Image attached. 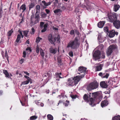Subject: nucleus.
I'll return each instance as SVG.
<instances>
[{"mask_svg": "<svg viewBox=\"0 0 120 120\" xmlns=\"http://www.w3.org/2000/svg\"><path fill=\"white\" fill-rule=\"evenodd\" d=\"M80 44V40L78 38H75L73 40H71L68 43L67 48H70L73 49H76L79 47Z\"/></svg>", "mask_w": 120, "mask_h": 120, "instance_id": "1", "label": "nucleus"}, {"mask_svg": "<svg viewBox=\"0 0 120 120\" xmlns=\"http://www.w3.org/2000/svg\"><path fill=\"white\" fill-rule=\"evenodd\" d=\"M79 76H76L74 77L68 78L66 82V85L68 86H76L80 80V78Z\"/></svg>", "mask_w": 120, "mask_h": 120, "instance_id": "2", "label": "nucleus"}, {"mask_svg": "<svg viewBox=\"0 0 120 120\" xmlns=\"http://www.w3.org/2000/svg\"><path fill=\"white\" fill-rule=\"evenodd\" d=\"M91 93L89 92L87 94H85L83 97V98L85 101L88 102L90 105L93 106L94 100L93 98H91Z\"/></svg>", "mask_w": 120, "mask_h": 120, "instance_id": "3", "label": "nucleus"}, {"mask_svg": "<svg viewBox=\"0 0 120 120\" xmlns=\"http://www.w3.org/2000/svg\"><path fill=\"white\" fill-rule=\"evenodd\" d=\"M99 84L98 82L95 81L90 83L87 86V89L88 91L96 89L98 88Z\"/></svg>", "mask_w": 120, "mask_h": 120, "instance_id": "4", "label": "nucleus"}, {"mask_svg": "<svg viewBox=\"0 0 120 120\" xmlns=\"http://www.w3.org/2000/svg\"><path fill=\"white\" fill-rule=\"evenodd\" d=\"M87 68L83 67L81 66L79 68L78 73L79 74L82 73L80 76H77L80 78V79L84 77L86 74L87 73V71L86 70Z\"/></svg>", "mask_w": 120, "mask_h": 120, "instance_id": "5", "label": "nucleus"}, {"mask_svg": "<svg viewBox=\"0 0 120 120\" xmlns=\"http://www.w3.org/2000/svg\"><path fill=\"white\" fill-rule=\"evenodd\" d=\"M117 49V47L116 45H110L107 49L106 51L107 56H110L113 52V50Z\"/></svg>", "mask_w": 120, "mask_h": 120, "instance_id": "6", "label": "nucleus"}, {"mask_svg": "<svg viewBox=\"0 0 120 120\" xmlns=\"http://www.w3.org/2000/svg\"><path fill=\"white\" fill-rule=\"evenodd\" d=\"M101 52L99 50L95 51L93 55V58L95 60H96L101 58Z\"/></svg>", "mask_w": 120, "mask_h": 120, "instance_id": "7", "label": "nucleus"}, {"mask_svg": "<svg viewBox=\"0 0 120 120\" xmlns=\"http://www.w3.org/2000/svg\"><path fill=\"white\" fill-rule=\"evenodd\" d=\"M91 94V96L92 97L91 98H93L94 100V99L96 100H98L100 101H101L102 98L101 96L99 95L98 92L92 93Z\"/></svg>", "mask_w": 120, "mask_h": 120, "instance_id": "8", "label": "nucleus"}, {"mask_svg": "<svg viewBox=\"0 0 120 120\" xmlns=\"http://www.w3.org/2000/svg\"><path fill=\"white\" fill-rule=\"evenodd\" d=\"M109 18L110 22H112L117 20V15L116 13H114L110 16H109Z\"/></svg>", "mask_w": 120, "mask_h": 120, "instance_id": "9", "label": "nucleus"}, {"mask_svg": "<svg viewBox=\"0 0 120 120\" xmlns=\"http://www.w3.org/2000/svg\"><path fill=\"white\" fill-rule=\"evenodd\" d=\"M118 33L117 32H115L114 30H110L107 33V37H109L110 38H112L115 35H117L118 34Z\"/></svg>", "mask_w": 120, "mask_h": 120, "instance_id": "10", "label": "nucleus"}, {"mask_svg": "<svg viewBox=\"0 0 120 120\" xmlns=\"http://www.w3.org/2000/svg\"><path fill=\"white\" fill-rule=\"evenodd\" d=\"M113 24L115 27L117 29H119L120 28V21L117 20L113 22Z\"/></svg>", "mask_w": 120, "mask_h": 120, "instance_id": "11", "label": "nucleus"}, {"mask_svg": "<svg viewBox=\"0 0 120 120\" xmlns=\"http://www.w3.org/2000/svg\"><path fill=\"white\" fill-rule=\"evenodd\" d=\"M99 75L103 78L107 79L109 75V74L107 73H103L102 72H100L98 74Z\"/></svg>", "mask_w": 120, "mask_h": 120, "instance_id": "12", "label": "nucleus"}, {"mask_svg": "<svg viewBox=\"0 0 120 120\" xmlns=\"http://www.w3.org/2000/svg\"><path fill=\"white\" fill-rule=\"evenodd\" d=\"M84 2L85 4L87 5L86 6L89 8L91 11V10L93 9L94 8L92 7V6L90 3L89 2L88 0H85Z\"/></svg>", "mask_w": 120, "mask_h": 120, "instance_id": "13", "label": "nucleus"}, {"mask_svg": "<svg viewBox=\"0 0 120 120\" xmlns=\"http://www.w3.org/2000/svg\"><path fill=\"white\" fill-rule=\"evenodd\" d=\"M61 75L62 73L61 72H60L59 73L58 72H56L55 73V76L57 79H56V80L59 81L60 80L59 79L62 78V77L60 76V75Z\"/></svg>", "mask_w": 120, "mask_h": 120, "instance_id": "14", "label": "nucleus"}, {"mask_svg": "<svg viewBox=\"0 0 120 120\" xmlns=\"http://www.w3.org/2000/svg\"><path fill=\"white\" fill-rule=\"evenodd\" d=\"M108 104V101L107 100H104L101 101V105L102 107L103 108L104 107L107 106Z\"/></svg>", "mask_w": 120, "mask_h": 120, "instance_id": "15", "label": "nucleus"}, {"mask_svg": "<svg viewBox=\"0 0 120 120\" xmlns=\"http://www.w3.org/2000/svg\"><path fill=\"white\" fill-rule=\"evenodd\" d=\"M50 52L53 54H55L57 52V49L56 48L53 49L52 47L50 48L49 49Z\"/></svg>", "mask_w": 120, "mask_h": 120, "instance_id": "16", "label": "nucleus"}, {"mask_svg": "<svg viewBox=\"0 0 120 120\" xmlns=\"http://www.w3.org/2000/svg\"><path fill=\"white\" fill-rule=\"evenodd\" d=\"M100 85L101 87L103 88H106L108 87V86L105 81L101 82L100 83Z\"/></svg>", "mask_w": 120, "mask_h": 120, "instance_id": "17", "label": "nucleus"}, {"mask_svg": "<svg viewBox=\"0 0 120 120\" xmlns=\"http://www.w3.org/2000/svg\"><path fill=\"white\" fill-rule=\"evenodd\" d=\"M105 23V22L103 21L99 22L98 24V27L100 28H102Z\"/></svg>", "mask_w": 120, "mask_h": 120, "instance_id": "18", "label": "nucleus"}, {"mask_svg": "<svg viewBox=\"0 0 120 120\" xmlns=\"http://www.w3.org/2000/svg\"><path fill=\"white\" fill-rule=\"evenodd\" d=\"M57 38H50L49 39V41L52 44H54V42L56 41Z\"/></svg>", "mask_w": 120, "mask_h": 120, "instance_id": "19", "label": "nucleus"}, {"mask_svg": "<svg viewBox=\"0 0 120 120\" xmlns=\"http://www.w3.org/2000/svg\"><path fill=\"white\" fill-rule=\"evenodd\" d=\"M18 32L19 33V34H18L17 36V38H21L20 35L21 36L22 38L23 37V35L22 31L20 30V29H19L18 31Z\"/></svg>", "mask_w": 120, "mask_h": 120, "instance_id": "20", "label": "nucleus"}, {"mask_svg": "<svg viewBox=\"0 0 120 120\" xmlns=\"http://www.w3.org/2000/svg\"><path fill=\"white\" fill-rule=\"evenodd\" d=\"M3 72L5 75L6 77H7L8 78H10V76L9 73L7 70H3Z\"/></svg>", "mask_w": 120, "mask_h": 120, "instance_id": "21", "label": "nucleus"}, {"mask_svg": "<svg viewBox=\"0 0 120 120\" xmlns=\"http://www.w3.org/2000/svg\"><path fill=\"white\" fill-rule=\"evenodd\" d=\"M48 25V24L47 23L44 24L43 26L44 29L42 30L41 31V32H44L46 30V28L47 27Z\"/></svg>", "mask_w": 120, "mask_h": 120, "instance_id": "22", "label": "nucleus"}, {"mask_svg": "<svg viewBox=\"0 0 120 120\" xmlns=\"http://www.w3.org/2000/svg\"><path fill=\"white\" fill-rule=\"evenodd\" d=\"M41 3L43 4L45 6H47L51 4V3L50 2H49L48 3H46L45 1L44 0L43 1L41 2Z\"/></svg>", "mask_w": 120, "mask_h": 120, "instance_id": "23", "label": "nucleus"}, {"mask_svg": "<svg viewBox=\"0 0 120 120\" xmlns=\"http://www.w3.org/2000/svg\"><path fill=\"white\" fill-rule=\"evenodd\" d=\"M23 34V36H24L26 37H28V35L29 31L28 30L22 31Z\"/></svg>", "mask_w": 120, "mask_h": 120, "instance_id": "24", "label": "nucleus"}, {"mask_svg": "<svg viewBox=\"0 0 120 120\" xmlns=\"http://www.w3.org/2000/svg\"><path fill=\"white\" fill-rule=\"evenodd\" d=\"M112 120H120V116L118 115L113 117Z\"/></svg>", "mask_w": 120, "mask_h": 120, "instance_id": "25", "label": "nucleus"}, {"mask_svg": "<svg viewBox=\"0 0 120 120\" xmlns=\"http://www.w3.org/2000/svg\"><path fill=\"white\" fill-rule=\"evenodd\" d=\"M21 9L23 10L22 12H23L24 11L26 10V6L25 4H23L21 6L20 8V9Z\"/></svg>", "mask_w": 120, "mask_h": 120, "instance_id": "26", "label": "nucleus"}, {"mask_svg": "<svg viewBox=\"0 0 120 120\" xmlns=\"http://www.w3.org/2000/svg\"><path fill=\"white\" fill-rule=\"evenodd\" d=\"M47 117L48 120H53V116L50 114H48L47 115Z\"/></svg>", "mask_w": 120, "mask_h": 120, "instance_id": "27", "label": "nucleus"}, {"mask_svg": "<svg viewBox=\"0 0 120 120\" xmlns=\"http://www.w3.org/2000/svg\"><path fill=\"white\" fill-rule=\"evenodd\" d=\"M38 118V116H31L30 118V120H35Z\"/></svg>", "mask_w": 120, "mask_h": 120, "instance_id": "28", "label": "nucleus"}, {"mask_svg": "<svg viewBox=\"0 0 120 120\" xmlns=\"http://www.w3.org/2000/svg\"><path fill=\"white\" fill-rule=\"evenodd\" d=\"M27 95H26V96H25L23 97L22 98V101L24 102H26L27 101Z\"/></svg>", "mask_w": 120, "mask_h": 120, "instance_id": "29", "label": "nucleus"}, {"mask_svg": "<svg viewBox=\"0 0 120 120\" xmlns=\"http://www.w3.org/2000/svg\"><path fill=\"white\" fill-rule=\"evenodd\" d=\"M97 71H100L102 69V65L100 64V65L97 67L96 68Z\"/></svg>", "mask_w": 120, "mask_h": 120, "instance_id": "30", "label": "nucleus"}, {"mask_svg": "<svg viewBox=\"0 0 120 120\" xmlns=\"http://www.w3.org/2000/svg\"><path fill=\"white\" fill-rule=\"evenodd\" d=\"M120 6L119 5H116L114 6V11H116L119 9V8Z\"/></svg>", "mask_w": 120, "mask_h": 120, "instance_id": "31", "label": "nucleus"}, {"mask_svg": "<svg viewBox=\"0 0 120 120\" xmlns=\"http://www.w3.org/2000/svg\"><path fill=\"white\" fill-rule=\"evenodd\" d=\"M39 12H38V11H36L35 14V19H38L39 17Z\"/></svg>", "mask_w": 120, "mask_h": 120, "instance_id": "32", "label": "nucleus"}, {"mask_svg": "<svg viewBox=\"0 0 120 120\" xmlns=\"http://www.w3.org/2000/svg\"><path fill=\"white\" fill-rule=\"evenodd\" d=\"M41 15L42 18H45L47 14L45 13L42 12L41 13Z\"/></svg>", "mask_w": 120, "mask_h": 120, "instance_id": "33", "label": "nucleus"}, {"mask_svg": "<svg viewBox=\"0 0 120 120\" xmlns=\"http://www.w3.org/2000/svg\"><path fill=\"white\" fill-rule=\"evenodd\" d=\"M57 63L59 66L62 65L63 64L61 60L60 59H58L57 60Z\"/></svg>", "mask_w": 120, "mask_h": 120, "instance_id": "34", "label": "nucleus"}, {"mask_svg": "<svg viewBox=\"0 0 120 120\" xmlns=\"http://www.w3.org/2000/svg\"><path fill=\"white\" fill-rule=\"evenodd\" d=\"M34 3H31L29 5V9L30 10L31 8H33L34 6Z\"/></svg>", "mask_w": 120, "mask_h": 120, "instance_id": "35", "label": "nucleus"}, {"mask_svg": "<svg viewBox=\"0 0 120 120\" xmlns=\"http://www.w3.org/2000/svg\"><path fill=\"white\" fill-rule=\"evenodd\" d=\"M13 29H12L10 30L9 31L8 33V36H10L11 35L12 33L13 32Z\"/></svg>", "mask_w": 120, "mask_h": 120, "instance_id": "36", "label": "nucleus"}, {"mask_svg": "<svg viewBox=\"0 0 120 120\" xmlns=\"http://www.w3.org/2000/svg\"><path fill=\"white\" fill-rule=\"evenodd\" d=\"M80 6L83 8H86L87 10H89V8H88V7L86 6L84 4H82L81 3H80Z\"/></svg>", "mask_w": 120, "mask_h": 120, "instance_id": "37", "label": "nucleus"}, {"mask_svg": "<svg viewBox=\"0 0 120 120\" xmlns=\"http://www.w3.org/2000/svg\"><path fill=\"white\" fill-rule=\"evenodd\" d=\"M69 101L66 100V102L64 103L63 104L64 105L65 107H67L69 105Z\"/></svg>", "mask_w": 120, "mask_h": 120, "instance_id": "38", "label": "nucleus"}, {"mask_svg": "<svg viewBox=\"0 0 120 120\" xmlns=\"http://www.w3.org/2000/svg\"><path fill=\"white\" fill-rule=\"evenodd\" d=\"M34 14H32L30 18L31 23L33 24V19L34 18Z\"/></svg>", "mask_w": 120, "mask_h": 120, "instance_id": "39", "label": "nucleus"}, {"mask_svg": "<svg viewBox=\"0 0 120 120\" xmlns=\"http://www.w3.org/2000/svg\"><path fill=\"white\" fill-rule=\"evenodd\" d=\"M5 56L7 59V60L9 62L8 56L6 50V51L5 52Z\"/></svg>", "mask_w": 120, "mask_h": 120, "instance_id": "40", "label": "nucleus"}, {"mask_svg": "<svg viewBox=\"0 0 120 120\" xmlns=\"http://www.w3.org/2000/svg\"><path fill=\"white\" fill-rule=\"evenodd\" d=\"M40 55L43 57H44V53L43 52V50L42 49H41L40 51Z\"/></svg>", "mask_w": 120, "mask_h": 120, "instance_id": "41", "label": "nucleus"}, {"mask_svg": "<svg viewBox=\"0 0 120 120\" xmlns=\"http://www.w3.org/2000/svg\"><path fill=\"white\" fill-rule=\"evenodd\" d=\"M50 75V73H45L43 75V76L44 77H46L47 76H48V77H49Z\"/></svg>", "mask_w": 120, "mask_h": 120, "instance_id": "42", "label": "nucleus"}, {"mask_svg": "<svg viewBox=\"0 0 120 120\" xmlns=\"http://www.w3.org/2000/svg\"><path fill=\"white\" fill-rule=\"evenodd\" d=\"M113 82H115V81L113 80L112 79H109L108 81V82L110 84H111L112 85L113 84Z\"/></svg>", "mask_w": 120, "mask_h": 120, "instance_id": "43", "label": "nucleus"}, {"mask_svg": "<svg viewBox=\"0 0 120 120\" xmlns=\"http://www.w3.org/2000/svg\"><path fill=\"white\" fill-rule=\"evenodd\" d=\"M39 51V48L38 45H37L36 46V53H38Z\"/></svg>", "mask_w": 120, "mask_h": 120, "instance_id": "44", "label": "nucleus"}, {"mask_svg": "<svg viewBox=\"0 0 120 120\" xmlns=\"http://www.w3.org/2000/svg\"><path fill=\"white\" fill-rule=\"evenodd\" d=\"M60 12H61L60 9H57L54 11V12L55 13H57Z\"/></svg>", "mask_w": 120, "mask_h": 120, "instance_id": "45", "label": "nucleus"}, {"mask_svg": "<svg viewBox=\"0 0 120 120\" xmlns=\"http://www.w3.org/2000/svg\"><path fill=\"white\" fill-rule=\"evenodd\" d=\"M20 38H17V39L16 40V41L15 42V46H16L17 45V44L16 43H18L19 42Z\"/></svg>", "mask_w": 120, "mask_h": 120, "instance_id": "46", "label": "nucleus"}, {"mask_svg": "<svg viewBox=\"0 0 120 120\" xmlns=\"http://www.w3.org/2000/svg\"><path fill=\"white\" fill-rule=\"evenodd\" d=\"M44 23V22H40V26L41 28L42 29L43 28Z\"/></svg>", "mask_w": 120, "mask_h": 120, "instance_id": "47", "label": "nucleus"}, {"mask_svg": "<svg viewBox=\"0 0 120 120\" xmlns=\"http://www.w3.org/2000/svg\"><path fill=\"white\" fill-rule=\"evenodd\" d=\"M29 81L27 80H26L23 82L22 83V84L23 85L27 84H28L29 83Z\"/></svg>", "mask_w": 120, "mask_h": 120, "instance_id": "48", "label": "nucleus"}, {"mask_svg": "<svg viewBox=\"0 0 120 120\" xmlns=\"http://www.w3.org/2000/svg\"><path fill=\"white\" fill-rule=\"evenodd\" d=\"M104 30L105 31L107 32V33H108L109 32L108 27L107 26L104 27Z\"/></svg>", "mask_w": 120, "mask_h": 120, "instance_id": "49", "label": "nucleus"}, {"mask_svg": "<svg viewBox=\"0 0 120 120\" xmlns=\"http://www.w3.org/2000/svg\"><path fill=\"white\" fill-rule=\"evenodd\" d=\"M26 50L27 51H29L30 53L32 52V50L31 48L29 47H27L26 48Z\"/></svg>", "mask_w": 120, "mask_h": 120, "instance_id": "50", "label": "nucleus"}, {"mask_svg": "<svg viewBox=\"0 0 120 120\" xmlns=\"http://www.w3.org/2000/svg\"><path fill=\"white\" fill-rule=\"evenodd\" d=\"M24 77L27 79V81L29 82L30 81L31 79L29 77L25 75L24 76Z\"/></svg>", "mask_w": 120, "mask_h": 120, "instance_id": "51", "label": "nucleus"}, {"mask_svg": "<svg viewBox=\"0 0 120 120\" xmlns=\"http://www.w3.org/2000/svg\"><path fill=\"white\" fill-rule=\"evenodd\" d=\"M101 57L102 58L104 59L105 58V53L104 52H102L101 53Z\"/></svg>", "mask_w": 120, "mask_h": 120, "instance_id": "52", "label": "nucleus"}, {"mask_svg": "<svg viewBox=\"0 0 120 120\" xmlns=\"http://www.w3.org/2000/svg\"><path fill=\"white\" fill-rule=\"evenodd\" d=\"M69 56L71 57H72L73 56V52L72 51H71L69 52Z\"/></svg>", "mask_w": 120, "mask_h": 120, "instance_id": "53", "label": "nucleus"}, {"mask_svg": "<svg viewBox=\"0 0 120 120\" xmlns=\"http://www.w3.org/2000/svg\"><path fill=\"white\" fill-rule=\"evenodd\" d=\"M41 39L42 38H37L36 39V42L37 43H38L41 40Z\"/></svg>", "mask_w": 120, "mask_h": 120, "instance_id": "54", "label": "nucleus"}, {"mask_svg": "<svg viewBox=\"0 0 120 120\" xmlns=\"http://www.w3.org/2000/svg\"><path fill=\"white\" fill-rule=\"evenodd\" d=\"M36 103L37 105H40L42 107H43L44 106V105L43 103L37 102Z\"/></svg>", "mask_w": 120, "mask_h": 120, "instance_id": "55", "label": "nucleus"}, {"mask_svg": "<svg viewBox=\"0 0 120 120\" xmlns=\"http://www.w3.org/2000/svg\"><path fill=\"white\" fill-rule=\"evenodd\" d=\"M37 19L35 20L34 22H33V24H35L38 22L39 21V20L38 19Z\"/></svg>", "mask_w": 120, "mask_h": 120, "instance_id": "56", "label": "nucleus"}, {"mask_svg": "<svg viewBox=\"0 0 120 120\" xmlns=\"http://www.w3.org/2000/svg\"><path fill=\"white\" fill-rule=\"evenodd\" d=\"M32 32H30V33L31 34H34V29L33 27H32L31 29Z\"/></svg>", "mask_w": 120, "mask_h": 120, "instance_id": "57", "label": "nucleus"}, {"mask_svg": "<svg viewBox=\"0 0 120 120\" xmlns=\"http://www.w3.org/2000/svg\"><path fill=\"white\" fill-rule=\"evenodd\" d=\"M75 30L71 31L70 32V34L71 35H74V34Z\"/></svg>", "mask_w": 120, "mask_h": 120, "instance_id": "58", "label": "nucleus"}, {"mask_svg": "<svg viewBox=\"0 0 120 120\" xmlns=\"http://www.w3.org/2000/svg\"><path fill=\"white\" fill-rule=\"evenodd\" d=\"M75 33L78 35H79V31L76 30H75Z\"/></svg>", "mask_w": 120, "mask_h": 120, "instance_id": "59", "label": "nucleus"}, {"mask_svg": "<svg viewBox=\"0 0 120 120\" xmlns=\"http://www.w3.org/2000/svg\"><path fill=\"white\" fill-rule=\"evenodd\" d=\"M23 57L24 58H25L26 56V52L25 51H23Z\"/></svg>", "mask_w": 120, "mask_h": 120, "instance_id": "60", "label": "nucleus"}, {"mask_svg": "<svg viewBox=\"0 0 120 120\" xmlns=\"http://www.w3.org/2000/svg\"><path fill=\"white\" fill-rule=\"evenodd\" d=\"M61 12L64 10L66 9V8L64 6H62L61 7Z\"/></svg>", "mask_w": 120, "mask_h": 120, "instance_id": "61", "label": "nucleus"}, {"mask_svg": "<svg viewBox=\"0 0 120 120\" xmlns=\"http://www.w3.org/2000/svg\"><path fill=\"white\" fill-rule=\"evenodd\" d=\"M77 97V95H72L71 96V98L73 99L76 98Z\"/></svg>", "mask_w": 120, "mask_h": 120, "instance_id": "62", "label": "nucleus"}, {"mask_svg": "<svg viewBox=\"0 0 120 120\" xmlns=\"http://www.w3.org/2000/svg\"><path fill=\"white\" fill-rule=\"evenodd\" d=\"M40 6L39 5H37L36 6V8L38 10H39L40 9Z\"/></svg>", "mask_w": 120, "mask_h": 120, "instance_id": "63", "label": "nucleus"}, {"mask_svg": "<svg viewBox=\"0 0 120 120\" xmlns=\"http://www.w3.org/2000/svg\"><path fill=\"white\" fill-rule=\"evenodd\" d=\"M75 11L76 13H77L78 12H79V11L78 8H76L75 9Z\"/></svg>", "mask_w": 120, "mask_h": 120, "instance_id": "64", "label": "nucleus"}]
</instances>
